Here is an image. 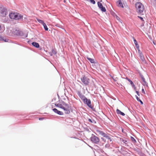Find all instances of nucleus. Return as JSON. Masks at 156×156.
<instances>
[{"instance_id": "nucleus-1", "label": "nucleus", "mask_w": 156, "mask_h": 156, "mask_svg": "<svg viewBox=\"0 0 156 156\" xmlns=\"http://www.w3.org/2000/svg\"><path fill=\"white\" fill-rule=\"evenodd\" d=\"M55 105L57 107L63 109L65 113L69 114L70 113V107L64 102H62L58 104H55Z\"/></svg>"}, {"instance_id": "nucleus-2", "label": "nucleus", "mask_w": 156, "mask_h": 156, "mask_svg": "<svg viewBox=\"0 0 156 156\" xmlns=\"http://www.w3.org/2000/svg\"><path fill=\"white\" fill-rule=\"evenodd\" d=\"M136 12L139 14H142L144 9V5L140 2H138L135 4Z\"/></svg>"}, {"instance_id": "nucleus-3", "label": "nucleus", "mask_w": 156, "mask_h": 156, "mask_svg": "<svg viewBox=\"0 0 156 156\" xmlns=\"http://www.w3.org/2000/svg\"><path fill=\"white\" fill-rule=\"evenodd\" d=\"M9 16L11 19L19 20L23 18V16L16 12H12L9 14Z\"/></svg>"}, {"instance_id": "nucleus-4", "label": "nucleus", "mask_w": 156, "mask_h": 156, "mask_svg": "<svg viewBox=\"0 0 156 156\" xmlns=\"http://www.w3.org/2000/svg\"><path fill=\"white\" fill-rule=\"evenodd\" d=\"M79 95L85 103L87 104L90 108H92L91 104V101L90 99H87L85 97L81 94L80 95Z\"/></svg>"}, {"instance_id": "nucleus-5", "label": "nucleus", "mask_w": 156, "mask_h": 156, "mask_svg": "<svg viewBox=\"0 0 156 156\" xmlns=\"http://www.w3.org/2000/svg\"><path fill=\"white\" fill-rule=\"evenodd\" d=\"M81 80L85 85H88L90 83V79L87 76H84L81 78Z\"/></svg>"}, {"instance_id": "nucleus-6", "label": "nucleus", "mask_w": 156, "mask_h": 156, "mask_svg": "<svg viewBox=\"0 0 156 156\" xmlns=\"http://www.w3.org/2000/svg\"><path fill=\"white\" fill-rule=\"evenodd\" d=\"M138 53L140 57V59L143 63L146 64V62L144 56L140 50H138Z\"/></svg>"}, {"instance_id": "nucleus-7", "label": "nucleus", "mask_w": 156, "mask_h": 156, "mask_svg": "<svg viewBox=\"0 0 156 156\" xmlns=\"http://www.w3.org/2000/svg\"><path fill=\"white\" fill-rule=\"evenodd\" d=\"M91 140L93 142L96 144L98 143L100 140L99 138L94 135L92 136L91 137Z\"/></svg>"}, {"instance_id": "nucleus-8", "label": "nucleus", "mask_w": 156, "mask_h": 156, "mask_svg": "<svg viewBox=\"0 0 156 156\" xmlns=\"http://www.w3.org/2000/svg\"><path fill=\"white\" fill-rule=\"evenodd\" d=\"M7 14V10L4 9H2L0 13V16L2 17H5Z\"/></svg>"}, {"instance_id": "nucleus-9", "label": "nucleus", "mask_w": 156, "mask_h": 156, "mask_svg": "<svg viewBox=\"0 0 156 156\" xmlns=\"http://www.w3.org/2000/svg\"><path fill=\"white\" fill-rule=\"evenodd\" d=\"M98 7L101 9L102 11L105 12L106 11L105 8V7L103 6L101 2H98Z\"/></svg>"}, {"instance_id": "nucleus-10", "label": "nucleus", "mask_w": 156, "mask_h": 156, "mask_svg": "<svg viewBox=\"0 0 156 156\" xmlns=\"http://www.w3.org/2000/svg\"><path fill=\"white\" fill-rule=\"evenodd\" d=\"M116 3L117 4V5L118 7H122V8H123V4L120 0H119L118 1L116 2Z\"/></svg>"}, {"instance_id": "nucleus-11", "label": "nucleus", "mask_w": 156, "mask_h": 156, "mask_svg": "<svg viewBox=\"0 0 156 156\" xmlns=\"http://www.w3.org/2000/svg\"><path fill=\"white\" fill-rule=\"evenodd\" d=\"M53 110L54 112H55L56 113H57L59 115H61L62 114V112L58 110L56 108H55L53 109Z\"/></svg>"}, {"instance_id": "nucleus-12", "label": "nucleus", "mask_w": 156, "mask_h": 156, "mask_svg": "<svg viewBox=\"0 0 156 156\" xmlns=\"http://www.w3.org/2000/svg\"><path fill=\"white\" fill-rule=\"evenodd\" d=\"M32 45L33 46L36 48H39V45L38 43L34 42L32 43Z\"/></svg>"}, {"instance_id": "nucleus-13", "label": "nucleus", "mask_w": 156, "mask_h": 156, "mask_svg": "<svg viewBox=\"0 0 156 156\" xmlns=\"http://www.w3.org/2000/svg\"><path fill=\"white\" fill-rule=\"evenodd\" d=\"M141 77L142 80V84L144 85H147V83L145 80V79L142 76H141Z\"/></svg>"}, {"instance_id": "nucleus-14", "label": "nucleus", "mask_w": 156, "mask_h": 156, "mask_svg": "<svg viewBox=\"0 0 156 156\" xmlns=\"http://www.w3.org/2000/svg\"><path fill=\"white\" fill-rule=\"evenodd\" d=\"M116 112L117 114H120L122 116H124L125 115V114L124 113L122 112L118 109L116 110Z\"/></svg>"}, {"instance_id": "nucleus-15", "label": "nucleus", "mask_w": 156, "mask_h": 156, "mask_svg": "<svg viewBox=\"0 0 156 156\" xmlns=\"http://www.w3.org/2000/svg\"><path fill=\"white\" fill-rule=\"evenodd\" d=\"M134 44L135 45L136 47V48L137 49L138 51V50H140V49H139V46L138 44V43H137L135 39H134Z\"/></svg>"}, {"instance_id": "nucleus-16", "label": "nucleus", "mask_w": 156, "mask_h": 156, "mask_svg": "<svg viewBox=\"0 0 156 156\" xmlns=\"http://www.w3.org/2000/svg\"><path fill=\"white\" fill-rule=\"evenodd\" d=\"M101 135L108 139H111L106 134L104 133L103 132Z\"/></svg>"}, {"instance_id": "nucleus-17", "label": "nucleus", "mask_w": 156, "mask_h": 156, "mask_svg": "<svg viewBox=\"0 0 156 156\" xmlns=\"http://www.w3.org/2000/svg\"><path fill=\"white\" fill-rule=\"evenodd\" d=\"M87 58L91 63H94V60L93 59H92L88 57H87Z\"/></svg>"}, {"instance_id": "nucleus-18", "label": "nucleus", "mask_w": 156, "mask_h": 156, "mask_svg": "<svg viewBox=\"0 0 156 156\" xmlns=\"http://www.w3.org/2000/svg\"><path fill=\"white\" fill-rule=\"evenodd\" d=\"M4 27L0 24V32H2L4 30Z\"/></svg>"}, {"instance_id": "nucleus-19", "label": "nucleus", "mask_w": 156, "mask_h": 156, "mask_svg": "<svg viewBox=\"0 0 156 156\" xmlns=\"http://www.w3.org/2000/svg\"><path fill=\"white\" fill-rule=\"evenodd\" d=\"M43 25L44 26L45 30H48V28L47 27V26H46V24L45 23H44Z\"/></svg>"}, {"instance_id": "nucleus-20", "label": "nucleus", "mask_w": 156, "mask_h": 156, "mask_svg": "<svg viewBox=\"0 0 156 156\" xmlns=\"http://www.w3.org/2000/svg\"><path fill=\"white\" fill-rule=\"evenodd\" d=\"M37 20L38 22H39L40 23L42 24V25H43L44 23V22L42 20L39 19H37Z\"/></svg>"}, {"instance_id": "nucleus-21", "label": "nucleus", "mask_w": 156, "mask_h": 156, "mask_svg": "<svg viewBox=\"0 0 156 156\" xmlns=\"http://www.w3.org/2000/svg\"><path fill=\"white\" fill-rule=\"evenodd\" d=\"M96 132L97 133H98L99 134H100L101 135H102L103 132L101 131V130H96Z\"/></svg>"}, {"instance_id": "nucleus-22", "label": "nucleus", "mask_w": 156, "mask_h": 156, "mask_svg": "<svg viewBox=\"0 0 156 156\" xmlns=\"http://www.w3.org/2000/svg\"><path fill=\"white\" fill-rule=\"evenodd\" d=\"M51 53H52L51 55H52V54L55 55L56 54V51L55 50H54V49H52V51H51Z\"/></svg>"}, {"instance_id": "nucleus-23", "label": "nucleus", "mask_w": 156, "mask_h": 156, "mask_svg": "<svg viewBox=\"0 0 156 156\" xmlns=\"http://www.w3.org/2000/svg\"><path fill=\"white\" fill-rule=\"evenodd\" d=\"M126 79L128 80L129 81V82L130 83V84L132 85H133L134 86V85L133 83L131 80L129 79H128V78H126Z\"/></svg>"}, {"instance_id": "nucleus-24", "label": "nucleus", "mask_w": 156, "mask_h": 156, "mask_svg": "<svg viewBox=\"0 0 156 156\" xmlns=\"http://www.w3.org/2000/svg\"><path fill=\"white\" fill-rule=\"evenodd\" d=\"M131 140L133 142H136V140L133 137L131 136Z\"/></svg>"}, {"instance_id": "nucleus-25", "label": "nucleus", "mask_w": 156, "mask_h": 156, "mask_svg": "<svg viewBox=\"0 0 156 156\" xmlns=\"http://www.w3.org/2000/svg\"><path fill=\"white\" fill-rule=\"evenodd\" d=\"M88 121L89 122L91 123H95V122L94 120H92L91 119H88Z\"/></svg>"}, {"instance_id": "nucleus-26", "label": "nucleus", "mask_w": 156, "mask_h": 156, "mask_svg": "<svg viewBox=\"0 0 156 156\" xmlns=\"http://www.w3.org/2000/svg\"><path fill=\"white\" fill-rule=\"evenodd\" d=\"M92 4H94L95 3V2L94 0H89Z\"/></svg>"}, {"instance_id": "nucleus-27", "label": "nucleus", "mask_w": 156, "mask_h": 156, "mask_svg": "<svg viewBox=\"0 0 156 156\" xmlns=\"http://www.w3.org/2000/svg\"><path fill=\"white\" fill-rule=\"evenodd\" d=\"M136 99L138 101H139L140 100V99L137 96H136Z\"/></svg>"}, {"instance_id": "nucleus-28", "label": "nucleus", "mask_w": 156, "mask_h": 156, "mask_svg": "<svg viewBox=\"0 0 156 156\" xmlns=\"http://www.w3.org/2000/svg\"><path fill=\"white\" fill-rule=\"evenodd\" d=\"M142 93H144V94H145V91L144 90V89L143 88L142 89Z\"/></svg>"}, {"instance_id": "nucleus-29", "label": "nucleus", "mask_w": 156, "mask_h": 156, "mask_svg": "<svg viewBox=\"0 0 156 156\" xmlns=\"http://www.w3.org/2000/svg\"><path fill=\"white\" fill-rule=\"evenodd\" d=\"M138 17L142 21H143V18L140 16H138Z\"/></svg>"}, {"instance_id": "nucleus-30", "label": "nucleus", "mask_w": 156, "mask_h": 156, "mask_svg": "<svg viewBox=\"0 0 156 156\" xmlns=\"http://www.w3.org/2000/svg\"><path fill=\"white\" fill-rule=\"evenodd\" d=\"M136 93H137V94L138 96H139V95H139V92H138V91H136Z\"/></svg>"}, {"instance_id": "nucleus-31", "label": "nucleus", "mask_w": 156, "mask_h": 156, "mask_svg": "<svg viewBox=\"0 0 156 156\" xmlns=\"http://www.w3.org/2000/svg\"><path fill=\"white\" fill-rule=\"evenodd\" d=\"M139 101L140 102V103H141V104H143V102H142V101L141 100H140Z\"/></svg>"}, {"instance_id": "nucleus-32", "label": "nucleus", "mask_w": 156, "mask_h": 156, "mask_svg": "<svg viewBox=\"0 0 156 156\" xmlns=\"http://www.w3.org/2000/svg\"><path fill=\"white\" fill-rule=\"evenodd\" d=\"M43 119H44V118H39V120H43Z\"/></svg>"}, {"instance_id": "nucleus-33", "label": "nucleus", "mask_w": 156, "mask_h": 156, "mask_svg": "<svg viewBox=\"0 0 156 156\" xmlns=\"http://www.w3.org/2000/svg\"><path fill=\"white\" fill-rule=\"evenodd\" d=\"M2 40V39L1 36H0V40Z\"/></svg>"}, {"instance_id": "nucleus-34", "label": "nucleus", "mask_w": 156, "mask_h": 156, "mask_svg": "<svg viewBox=\"0 0 156 156\" xmlns=\"http://www.w3.org/2000/svg\"><path fill=\"white\" fill-rule=\"evenodd\" d=\"M153 43H154V44H155L154 43V42H153Z\"/></svg>"}]
</instances>
